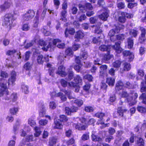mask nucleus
I'll use <instances>...</instances> for the list:
<instances>
[{
    "label": "nucleus",
    "mask_w": 146,
    "mask_h": 146,
    "mask_svg": "<svg viewBox=\"0 0 146 146\" xmlns=\"http://www.w3.org/2000/svg\"><path fill=\"white\" fill-rule=\"evenodd\" d=\"M50 41L48 42V45L47 46V43L46 41H44L42 40H40L39 39L38 36H36L35 37V40L34 41H32L31 42L28 43L25 46V48H26L32 46L34 42L38 43L41 46H43L42 48V50L45 51H47L49 48L51 49L54 47L57 42H60L61 40L58 39H50Z\"/></svg>",
    "instance_id": "f257e3e1"
},
{
    "label": "nucleus",
    "mask_w": 146,
    "mask_h": 146,
    "mask_svg": "<svg viewBox=\"0 0 146 146\" xmlns=\"http://www.w3.org/2000/svg\"><path fill=\"white\" fill-rule=\"evenodd\" d=\"M120 95L121 97H127L126 100L130 106L134 105L137 103L136 100L138 98V95L137 93L134 92L133 91H131L129 94L126 91H123Z\"/></svg>",
    "instance_id": "f03ea898"
},
{
    "label": "nucleus",
    "mask_w": 146,
    "mask_h": 146,
    "mask_svg": "<svg viewBox=\"0 0 146 146\" xmlns=\"http://www.w3.org/2000/svg\"><path fill=\"white\" fill-rule=\"evenodd\" d=\"M0 86L3 89L0 88V97L4 96V98L6 100H9L10 99L8 96L9 94V92L8 91L7 84L4 83H0Z\"/></svg>",
    "instance_id": "7ed1b4c3"
},
{
    "label": "nucleus",
    "mask_w": 146,
    "mask_h": 146,
    "mask_svg": "<svg viewBox=\"0 0 146 146\" xmlns=\"http://www.w3.org/2000/svg\"><path fill=\"white\" fill-rule=\"evenodd\" d=\"M16 19L11 14H8L5 15L4 19V25L5 27L10 29L13 22Z\"/></svg>",
    "instance_id": "20e7f679"
},
{
    "label": "nucleus",
    "mask_w": 146,
    "mask_h": 146,
    "mask_svg": "<svg viewBox=\"0 0 146 146\" xmlns=\"http://www.w3.org/2000/svg\"><path fill=\"white\" fill-rule=\"evenodd\" d=\"M79 119L80 122H78L77 124H74L75 125V128L79 130H85L87 127V126L85 125V123L86 121L85 119L84 118H82Z\"/></svg>",
    "instance_id": "39448f33"
},
{
    "label": "nucleus",
    "mask_w": 146,
    "mask_h": 146,
    "mask_svg": "<svg viewBox=\"0 0 146 146\" xmlns=\"http://www.w3.org/2000/svg\"><path fill=\"white\" fill-rule=\"evenodd\" d=\"M35 13L32 10H29L23 16V19L25 21H28L32 19L34 16Z\"/></svg>",
    "instance_id": "423d86ee"
},
{
    "label": "nucleus",
    "mask_w": 146,
    "mask_h": 146,
    "mask_svg": "<svg viewBox=\"0 0 146 146\" xmlns=\"http://www.w3.org/2000/svg\"><path fill=\"white\" fill-rule=\"evenodd\" d=\"M124 28V26L122 25H119L118 26L115 27L114 29H112L110 30L109 34V36H114L115 33H117L120 32V30Z\"/></svg>",
    "instance_id": "0eeeda50"
},
{
    "label": "nucleus",
    "mask_w": 146,
    "mask_h": 146,
    "mask_svg": "<svg viewBox=\"0 0 146 146\" xmlns=\"http://www.w3.org/2000/svg\"><path fill=\"white\" fill-rule=\"evenodd\" d=\"M74 80L75 83L71 82L68 83L69 86L70 87H76L77 84L81 83L82 82V79L80 76L77 75L74 78Z\"/></svg>",
    "instance_id": "6e6552de"
},
{
    "label": "nucleus",
    "mask_w": 146,
    "mask_h": 146,
    "mask_svg": "<svg viewBox=\"0 0 146 146\" xmlns=\"http://www.w3.org/2000/svg\"><path fill=\"white\" fill-rule=\"evenodd\" d=\"M12 5V3L10 0L6 1L4 3L0 5V12L5 11L9 9Z\"/></svg>",
    "instance_id": "1a4fd4ad"
},
{
    "label": "nucleus",
    "mask_w": 146,
    "mask_h": 146,
    "mask_svg": "<svg viewBox=\"0 0 146 146\" xmlns=\"http://www.w3.org/2000/svg\"><path fill=\"white\" fill-rule=\"evenodd\" d=\"M8 76V74L6 72L1 71L0 72V83H6L7 84V79Z\"/></svg>",
    "instance_id": "9d476101"
},
{
    "label": "nucleus",
    "mask_w": 146,
    "mask_h": 146,
    "mask_svg": "<svg viewBox=\"0 0 146 146\" xmlns=\"http://www.w3.org/2000/svg\"><path fill=\"white\" fill-rule=\"evenodd\" d=\"M102 13L99 15V18L103 21H106L109 15L108 14L109 11L106 9L103 8L102 10Z\"/></svg>",
    "instance_id": "9b49d317"
},
{
    "label": "nucleus",
    "mask_w": 146,
    "mask_h": 146,
    "mask_svg": "<svg viewBox=\"0 0 146 146\" xmlns=\"http://www.w3.org/2000/svg\"><path fill=\"white\" fill-rule=\"evenodd\" d=\"M65 70V67L62 65H60L58 67L56 73L62 77H65L67 75Z\"/></svg>",
    "instance_id": "f8f14e48"
},
{
    "label": "nucleus",
    "mask_w": 146,
    "mask_h": 146,
    "mask_svg": "<svg viewBox=\"0 0 146 146\" xmlns=\"http://www.w3.org/2000/svg\"><path fill=\"white\" fill-rule=\"evenodd\" d=\"M79 7L80 9L83 12L84 11H86L87 10H92V7L91 4L89 3H87L85 5H82L81 4L79 5Z\"/></svg>",
    "instance_id": "ddd939ff"
},
{
    "label": "nucleus",
    "mask_w": 146,
    "mask_h": 146,
    "mask_svg": "<svg viewBox=\"0 0 146 146\" xmlns=\"http://www.w3.org/2000/svg\"><path fill=\"white\" fill-rule=\"evenodd\" d=\"M16 73L14 71H12L11 73V77L8 80V85L11 84L13 85L16 80Z\"/></svg>",
    "instance_id": "4468645a"
},
{
    "label": "nucleus",
    "mask_w": 146,
    "mask_h": 146,
    "mask_svg": "<svg viewBox=\"0 0 146 146\" xmlns=\"http://www.w3.org/2000/svg\"><path fill=\"white\" fill-rule=\"evenodd\" d=\"M123 54L124 56H128V58L129 61H131L134 58V55L132 53L127 50H125L123 52Z\"/></svg>",
    "instance_id": "2eb2a0df"
},
{
    "label": "nucleus",
    "mask_w": 146,
    "mask_h": 146,
    "mask_svg": "<svg viewBox=\"0 0 146 146\" xmlns=\"http://www.w3.org/2000/svg\"><path fill=\"white\" fill-rule=\"evenodd\" d=\"M120 42H119L115 43V44L112 46V48L116 50V52L120 53L122 50V48L120 46Z\"/></svg>",
    "instance_id": "dca6fc26"
},
{
    "label": "nucleus",
    "mask_w": 146,
    "mask_h": 146,
    "mask_svg": "<svg viewBox=\"0 0 146 146\" xmlns=\"http://www.w3.org/2000/svg\"><path fill=\"white\" fill-rule=\"evenodd\" d=\"M39 107L40 110L39 116L41 117H43L45 115V108L44 104L43 102H41Z\"/></svg>",
    "instance_id": "f3484780"
},
{
    "label": "nucleus",
    "mask_w": 146,
    "mask_h": 146,
    "mask_svg": "<svg viewBox=\"0 0 146 146\" xmlns=\"http://www.w3.org/2000/svg\"><path fill=\"white\" fill-rule=\"evenodd\" d=\"M52 65L49 63H48L47 64V67L49 68L48 72L49 75L52 77H54V72L55 68L54 67H52Z\"/></svg>",
    "instance_id": "a211bd4d"
},
{
    "label": "nucleus",
    "mask_w": 146,
    "mask_h": 146,
    "mask_svg": "<svg viewBox=\"0 0 146 146\" xmlns=\"http://www.w3.org/2000/svg\"><path fill=\"white\" fill-rule=\"evenodd\" d=\"M75 33V31L74 28H70L69 29L66 28L64 32V34L66 37L68 36V33L71 35H74Z\"/></svg>",
    "instance_id": "6ab92c4d"
},
{
    "label": "nucleus",
    "mask_w": 146,
    "mask_h": 146,
    "mask_svg": "<svg viewBox=\"0 0 146 146\" xmlns=\"http://www.w3.org/2000/svg\"><path fill=\"white\" fill-rule=\"evenodd\" d=\"M124 84L123 82L121 81H118L116 84L115 89L118 91L122 89L123 88Z\"/></svg>",
    "instance_id": "aec40b11"
},
{
    "label": "nucleus",
    "mask_w": 146,
    "mask_h": 146,
    "mask_svg": "<svg viewBox=\"0 0 146 146\" xmlns=\"http://www.w3.org/2000/svg\"><path fill=\"white\" fill-rule=\"evenodd\" d=\"M54 123L55 125L54 127L55 128L62 129V128L63 125L59 119L55 120Z\"/></svg>",
    "instance_id": "412c9836"
},
{
    "label": "nucleus",
    "mask_w": 146,
    "mask_h": 146,
    "mask_svg": "<svg viewBox=\"0 0 146 146\" xmlns=\"http://www.w3.org/2000/svg\"><path fill=\"white\" fill-rule=\"evenodd\" d=\"M111 47V46L110 45L107 46L105 45H102L99 47V49L102 51H107L108 52Z\"/></svg>",
    "instance_id": "4be33fe9"
},
{
    "label": "nucleus",
    "mask_w": 146,
    "mask_h": 146,
    "mask_svg": "<svg viewBox=\"0 0 146 146\" xmlns=\"http://www.w3.org/2000/svg\"><path fill=\"white\" fill-rule=\"evenodd\" d=\"M115 82V79L113 78H107L106 82L110 86H113L114 85Z\"/></svg>",
    "instance_id": "5701e85b"
},
{
    "label": "nucleus",
    "mask_w": 146,
    "mask_h": 146,
    "mask_svg": "<svg viewBox=\"0 0 146 146\" xmlns=\"http://www.w3.org/2000/svg\"><path fill=\"white\" fill-rule=\"evenodd\" d=\"M92 140L94 141H102V138L98 136L94 135V132H93L92 135Z\"/></svg>",
    "instance_id": "b1692460"
},
{
    "label": "nucleus",
    "mask_w": 146,
    "mask_h": 146,
    "mask_svg": "<svg viewBox=\"0 0 146 146\" xmlns=\"http://www.w3.org/2000/svg\"><path fill=\"white\" fill-rule=\"evenodd\" d=\"M84 36V34L81 31H79L77 32L74 37L75 38L78 39H81L83 38Z\"/></svg>",
    "instance_id": "393cba45"
},
{
    "label": "nucleus",
    "mask_w": 146,
    "mask_h": 146,
    "mask_svg": "<svg viewBox=\"0 0 146 146\" xmlns=\"http://www.w3.org/2000/svg\"><path fill=\"white\" fill-rule=\"evenodd\" d=\"M139 99L142 100L143 104H146V94L145 93H142L139 97Z\"/></svg>",
    "instance_id": "a878e982"
},
{
    "label": "nucleus",
    "mask_w": 146,
    "mask_h": 146,
    "mask_svg": "<svg viewBox=\"0 0 146 146\" xmlns=\"http://www.w3.org/2000/svg\"><path fill=\"white\" fill-rule=\"evenodd\" d=\"M108 68L107 66L106 65H101L100 67V75L102 76L103 74L106 72Z\"/></svg>",
    "instance_id": "bb28decb"
},
{
    "label": "nucleus",
    "mask_w": 146,
    "mask_h": 146,
    "mask_svg": "<svg viewBox=\"0 0 146 146\" xmlns=\"http://www.w3.org/2000/svg\"><path fill=\"white\" fill-rule=\"evenodd\" d=\"M56 138L53 137H52L50 138L49 141V143L50 146H54L56 144Z\"/></svg>",
    "instance_id": "cd10ccee"
},
{
    "label": "nucleus",
    "mask_w": 146,
    "mask_h": 146,
    "mask_svg": "<svg viewBox=\"0 0 146 146\" xmlns=\"http://www.w3.org/2000/svg\"><path fill=\"white\" fill-rule=\"evenodd\" d=\"M45 58H46L43 57L42 55H39L37 57V62L39 64H42L45 61Z\"/></svg>",
    "instance_id": "c85d7f7f"
},
{
    "label": "nucleus",
    "mask_w": 146,
    "mask_h": 146,
    "mask_svg": "<svg viewBox=\"0 0 146 146\" xmlns=\"http://www.w3.org/2000/svg\"><path fill=\"white\" fill-rule=\"evenodd\" d=\"M62 91L65 93L69 99H71L75 98L74 97L72 96L71 95L72 93L70 90H62Z\"/></svg>",
    "instance_id": "c756f323"
},
{
    "label": "nucleus",
    "mask_w": 146,
    "mask_h": 146,
    "mask_svg": "<svg viewBox=\"0 0 146 146\" xmlns=\"http://www.w3.org/2000/svg\"><path fill=\"white\" fill-rule=\"evenodd\" d=\"M34 129L35 131L34 133L35 136L38 137L40 135L42 132L40 130V129L37 127H36L34 128Z\"/></svg>",
    "instance_id": "7c9ffc66"
},
{
    "label": "nucleus",
    "mask_w": 146,
    "mask_h": 146,
    "mask_svg": "<svg viewBox=\"0 0 146 146\" xmlns=\"http://www.w3.org/2000/svg\"><path fill=\"white\" fill-rule=\"evenodd\" d=\"M140 86V92L142 93H146V84L145 83L144 81L141 82Z\"/></svg>",
    "instance_id": "2f4dec72"
},
{
    "label": "nucleus",
    "mask_w": 146,
    "mask_h": 146,
    "mask_svg": "<svg viewBox=\"0 0 146 146\" xmlns=\"http://www.w3.org/2000/svg\"><path fill=\"white\" fill-rule=\"evenodd\" d=\"M127 111V110L126 109H123L119 107L117 110V113L120 116L122 117L123 116V113L126 112Z\"/></svg>",
    "instance_id": "473e14b6"
},
{
    "label": "nucleus",
    "mask_w": 146,
    "mask_h": 146,
    "mask_svg": "<svg viewBox=\"0 0 146 146\" xmlns=\"http://www.w3.org/2000/svg\"><path fill=\"white\" fill-rule=\"evenodd\" d=\"M95 116L99 118L101 120H102L103 117L105 116V114L104 113L102 112H100L96 113L95 115Z\"/></svg>",
    "instance_id": "72a5a7b5"
},
{
    "label": "nucleus",
    "mask_w": 146,
    "mask_h": 146,
    "mask_svg": "<svg viewBox=\"0 0 146 146\" xmlns=\"http://www.w3.org/2000/svg\"><path fill=\"white\" fill-rule=\"evenodd\" d=\"M30 28V26L28 23H26L23 24L22 27V30L25 31H27L29 30Z\"/></svg>",
    "instance_id": "f704fd0d"
},
{
    "label": "nucleus",
    "mask_w": 146,
    "mask_h": 146,
    "mask_svg": "<svg viewBox=\"0 0 146 146\" xmlns=\"http://www.w3.org/2000/svg\"><path fill=\"white\" fill-rule=\"evenodd\" d=\"M72 133L73 132L71 129H65V135L67 137H71L72 135Z\"/></svg>",
    "instance_id": "c9c22d12"
},
{
    "label": "nucleus",
    "mask_w": 146,
    "mask_h": 146,
    "mask_svg": "<svg viewBox=\"0 0 146 146\" xmlns=\"http://www.w3.org/2000/svg\"><path fill=\"white\" fill-rule=\"evenodd\" d=\"M137 146H144V142L143 139L140 138L138 139L136 143Z\"/></svg>",
    "instance_id": "e433bc0d"
},
{
    "label": "nucleus",
    "mask_w": 146,
    "mask_h": 146,
    "mask_svg": "<svg viewBox=\"0 0 146 146\" xmlns=\"http://www.w3.org/2000/svg\"><path fill=\"white\" fill-rule=\"evenodd\" d=\"M57 97H60L62 101H65L66 100V97L61 92H60L57 94Z\"/></svg>",
    "instance_id": "4c0bfd02"
},
{
    "label": "nucleus",
    "mask_w": 146,
    "mask_h": 146,
    "mask_svg": "<svg viewBox=\"0 0 146 146\" xmlns=\"http://www.w3.org/2000/svg\"><path fill=\"white\" fill-rule=\"evenodd\" d=\"M101 24L99 23L95 26V33H96L99 34L102 32V30L100 29Z\"/></svg>",
    "instance_id": "58836bf2"
},
{
    "label": "nucleus",
    "mask_w": 146,
    "mask_h": 146,
    "mask_svg": "<svg viewBox=\"0 0 146 146\" xmlns=\"http://www.w3.org/2000/svg\"><path fill=\"white\" fill-rule=\"evenodd\" d=\"M128 42V47L129 48H132L133 45V39L131 38H128L127 39Z\"/></svg>",
    "instance_id": "ea45409f"
},
{
    "label": "nucleus",
    "mask_w": 146,
    "mask_h": 146,
    "mask_svg": "<svg viewBox=\"0 0 146 146\" xmlns=\"http://www.w3.org/2000/svg\"><path fill=\"white\" fill-rule=\"evenodd\" d=\"M84 110L86 112H91L93 111L94 108L92 106H86L84 108Z\"/></svg>",
    "instance_id": "a19ab883"
},
{
    "label": "nucleus",
    "mask_w": 146,
    "mask_h": 146,
    "mask_svg": "<svg viewBox=\"0 0 146 146\" xmlns=\"http://www.w3.org/2000/svg\"><path fill=\"white\" fill-rule=\"evenodd\" d=\"M137 110L140 113H144L146 112V108L142 106H138L137 107Z\"/></svg>",
    "instance_id": "79ce46f5"
},
{
    "label": "nucleus",
    "mask_w": 146,
    "mask_h": 146,
    "mask_svg": "<svg viewBox=\"0 0 146 146\" xmlns=\"http://www.w3.org/2000/svg\"><path fill=\"white\" fill-rule=\"evenodd\" d=\"M33 27L35 28H37L38 24V17H35L33 20Z\"/></svg>",
    "instance_id": "37998d69"
},
{
    "label": "nucleus",
    "mask_w": 146,
    "mask_h": 146,
    "mask_svg": "<svg viewBox=\"0 0 146 146\" xmlns=\"http://www.w3.org/2000/svg\"><path fill=\"white\" fill-rule=\"evenodd\" d=\"M112 55L110 54L109 52H108V53L105 54L104 56V59L105 60H108L110 59L113 57Z\"/></svg>",
    "instance_id": "c03bdc74"
},
{
    "label": "nucleus",
    "mask_w": 146,
    "mask_h": 146,
    "mask_svg": "<svg viewBox=\"0 0 146 146\" xmlns=\"http://www.w3.org/2000/svg\"><path fill=\"white\" fill-rule=\"evenodd\" d=\"M129 33L131 36L135 37L137 35L138 32L136 30L132 29L130 31Z\"/></svg>",
    "instance_id": "a18cd8bd"
},
{
    "label": "nucleus",
    "mask_w": 146,
    "mask_h": 146,
    "mask_svg": "<svg viewBox=\"0 0 146 146\" xmlns=\"http://www.w3.org/2000/svg\"><path fill=\"white\" fill-rule=\"evenodd\" d=\"M65 54L66 55L70 56L73 54V52L71 48H68L66 50Z\"/></svg>",
    "instance_id": "49530a36"
},
{
    "label": "nucleus",
    "mask_w": 146,
    "mask_h": 146,
    "mask_svg": "<svg viewBox=\"0 0 146 146\" xmlns=\"http://www.w3.org/2000/svg\"><path fill=\"white\" fill-rule=\"evenodd\" d=\"M121 62L119 60H116L113 64V66L115 68L119 67L121 65Z\"/></svg>",
    "instance_id": "de8ad7c7"
},
{
    "label": "nucleus",
    "mask_w": 146,
    "mask_h": 146,
    "mask_svg": "<svg viewBox=\"0 0 146 146\" xmlns=\"http://www.w3.org/2000/svg\"><path fill=\"white\" fill-rule=\"evenodd\" d=\"M67 83V81L64 79H61L60 81V83L61 85L64 87H66L67 86H68V87H70L68 84V83Z\"/></svg>",
    "instance_id": "09e8293b"
},
{
    "label": "nucleus",
    "mask_w": 146,
    "mask_h": 146,
    "mask_svg": "<svg viewBox=\"0 0 146 146\" xmlns=\"http://www.w3.org/2000/svg\"><path fill=\"white\" fill-rule=\"evenodd\" d=\"M84 78L85 79L87 80L90 82H92L93 81V77L90 74H86L84 76Z\"/></svg>",
    "instance_id": "8fccbe9b"
},
{
    "label": "nucleus",
    "mask_w": 146,
    "mask_h": 146,
    "mask_svg": "<svg viewBox=\"0 0 146 146\" xmlns=\"http://www.w3.org/2000/svg\"><path fill=\"white\" fill-rule=\"evenodd\" d=\"M131 65L127 63H124L123 68V69L124 70L126 71L129 70L131 69Z\"/></svg>",
    "instance_id": "3c124183"
},
{
    "label": "nucleus",
    "mask_w": 146,
    "mask_h": 146,
    "mask_svg": "<svg viewBox=\"0 0 146 146\" xmlns=\"http://www.w3.org/2000/svg\"><path fill=\"white\" fill-rule=\"evenodd\" d=\"M145 40V36L143 35H141L139 38V41L141 43H143Z\"/></svg>",
    "instance_id": "603ef678"
},
{
    "label": "nucleus",
    "mask_w": 146,
    "mask_h": 146,
    "mask_svg": "<svg viewBox=\"0 0 146 146\" xmlns=\"http://www.w3.org/2000/svg\"><path fill=\"white\" fill-rule=\"evenodd\" d=\"M46 29V27H44V28L41 29V30L45 36H48L50 35V32L48 31H47Z\"/></svg>",
    "instance_id": "864d4df0"
},
{
    "label": "nucleus",
    "mask_w": 146,
    "mask_h": 146,
    "mask_svg": "<svg viewBox=\"0 0 146 146\" xmlns=\"http://www.w3.org/2000/svg\"><path fill=\"white\" fill-rule=\"evenodd\" d=\"M67 11L65 10H64L62 11L61 13V15L63 17V18H62L60 19L62 20V21H63V19L64 20V21H65L66 20V19L65 18V15Z\"/></svg>",
    "instance_id": "5fc2aeb1"
},
{
    "label": "nucleus",
    "mask_w": 146,
    "mask_h": 146,
    "mask_svg": "<svg viewBox=\"0 0 146 146\" xmlns=\"http://www.w3.org/2000/svg\"><path fill=\"white\" fill-rule=\"evenodd\" d=\"M56 106V104L54 102H50L49 103L50 108L52 110L55 109Z\"/></svg>",
    "instance_id": "6e6d98bb"
},
{
    "label": "nucleus",
    "mask_w": 146,
    "mask_h": 146,
    "mask_svg": "<svg viewBox=\"0 0 146 146\" xmlns=\"http://www.w3.org/2000/svg\"><path fill=\"white\" fill-rule=\"evenodd\" d=\"M18 111L17 108H13L10 109V112L12 114H15Z\"/></svg>",
    "instance_id": "4d7b16f0"
},
{
    "label": "nucleus",
    "mask_w": 146,
    "mask_h": 146,
    "mask_svg": "<svg viewBox=\"0 0 146 146\" xmlns=\"http://www.w3.org/2000/svg\"><path fill=\"white\" fill-rule=\"evenodd\" d=\"M65 56H64V54L63 53H60V54L59 55L58 57V59L59 61H60V63H62V62H63L64 60V57H65Z\"/></svg>",
    "instance_id": "13d9d810"
},
{
    "label": "nucleus",
    "mask_w": 146,
    "mask_h": 146,
    "mask_svg": "<svg viewBox=\"0 0 146 146\" xmlns=\"http://www.w3.org/2000/svg\"><path fill=\"white\" fill-rule=\"evenodd\" d=\"M59 120L61 122H64L67 121L68 119L65 115H62L60 116Z\"/></svg>",
    "instance_id": "bf43d9fd"
},
{
    "label": "nucleus",
    "mask_w": 146,
    "mask_h": 146,
    "mask_svg": "<svg viewBox=\"0 0 146 146\" xmlns=\"http://www.w3.org/2000/svg\"><path fill=\"white\" fill-rule=\"evenodd\" d=\"M81 57L80 58L82 60L86 59L88 57L87 53L86 52L84 51L81 53Z\"/></svg>",
    "instance_id": "052dcab7"
},
{
    "label": "nucleus",
    "mask_w": 146,
    "mask_h": 146,
    "mask_svg": "<svg viewBox=\"0 0 146 146\" xmlns=\"http://www.w3.org/2000/svg\"><path fill=\"white\" fill-rule=\"evenodd\" d=\"M74 103L76 104L78 106H80L83 104V102L82 100H76L74 101Z\"/></svg>",
    "instance_id": "680f3d73"
},
{
    "label": "nucleus",
    "mask_w": 146,
    "mask_h": 146,
    "mask_svg": "<svg viewBox=\"0 0 146 146\" xmlns=\"http://www.w3.org/2000/svg\"><path fill=\"white\" fill-rule=\"evenodd\" d=\"M117 39L118 40H123L125 38V36L124 35L119 34L116 36Z\"/></svg>",
    "instance_id": "e2e57ef3"
},
{
    "label": "nucleus",
    "mask_w": 146,
    "mask_h": 146,
    "mask_svg": "<svg viewBox=\"0 0 146 146\" xmlns=\"http://www.w3.org/2000/svg\"><path fill=\"white\" fill-rule=\"evenodd\" d=\"M31 64L29 62H27L25 64L24 66V68L27 70H30L31 68Z\"/></svg>",
    "instance_id": "0e129e2a"
},
{
    "label": "nucleus",
    "mask_w": 146,
    "mask_h": 146,
    "mask_svg": "<svg viewBox=\"0 0 146 146\" xmlns=\"http://www.w3.org/2000/svg\"><path fill=\"white\" fill-rule=\"evenodd\" d=\"M137 75L140 77H143L144 75L143 70L141 69H139L137 71Z\"/></svg>",
    "instance_id": "69168bd1"
},
{
    "label": "nucleus",
    "mask_w": 146,
    "mask_h": 146,
    "mask_svg": "<svg viewBox=\"0 0 146 146\" xmlns=\"http://www.w3.org/2000/svg\"><path fill=\"white\" fill-rule=\"evenodd\" d=\"M82 66V64H76L74 66V69L77 71L78 72H79V70L81 68Z\"/></svg>",
    "instance_id": "338daca9"
},
{
    "label": "nucleus",
    "mask_w": 146,
    "mask_h": 146,
    "mask_svg": "<svg viewBox=\"0 0 146 146\" xmlns=\"http://www.w3.org/2000/svg\"><path fill=\"white\" fill-rule=\"evenodd\" d=\"M117 7L119 9H123L125 6L124 3L120 2L117 4Z\"/></svg>",
    "instance_id": "774afa93"
}]
</instances>
